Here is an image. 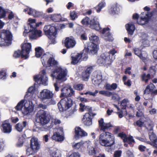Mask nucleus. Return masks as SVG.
Returning a JSON list of instances; mask_svg holds the SVG:
<instances>
[{"label": "nucleus", "instance_id": "obj_1", "mask_svg": "<svg viewBox=\"0 0 157 157\" xmlns=\"http://www.w3.org/2000/svg\"><path fill=\"white\" fill-rule=\"evenodd\" d=\"M98 124L100 130L104 132L101 133L99 136V143L103 146H111L115 143L114 136L111 133L105 131L109 128L112 127V124L110 123H105L103 118H101L98 121Z\"/></svg>", "mask_w": 157, "mask_h": 157}, {"label": "nucleus", "instance_id": "obj_2", "mask_svg": "<svg viewBox=\"0 0 157 157\" xmlns=\"http://www.w3.org/2000/svg\"><path fill=\"white\" fill-rule=\"evenodd\" d=\"M67 71L61 67H58L51 74L50 76L53 79H56V82L54 84L55 90L56 91L59 90V87L58 86L61 83L65 81L66 79Z\"/></svg>", "mask_w": 157, "mask_h": 157}, {"label": "nucleus", "instance_id": "obj_3", "mask_svg": "<svg viewBox=\"0 0 157 157\" xmlns=\"http://www.w3.org/2000/svg\"><path fill=\"white\" fill-rule=\"evenodd\" d=\"M51 118L50 115L48 113L47 111L40 110L36 114V120L41 125L44 126L49 123Z\"/></svg>", "mask_w": 157, "mask_h": 157}, {"label": "nucleus", "instance_id": "obj_4", "mask_svg": "<svg viewBox=\"0 0 157 157\" xmlns=\"http://www.w3.org/2000/svg\"><path fill=\"white\" fill-rule=\"evenodd\" d=\"M45 35L50 39L52 44L56 43V35L57 34V29L55 26L51 25H45L44 29Z\"/></svg>", "mask_w": 157, "mask_h": 157}, {"label": "nucleus", "instance_id": "obj_5", "mask_svg": "<svg viewBox=\"0 0 157 157\" xmlns=\"http://www.w3.org/2000/svg\"><path fill=\"white\" fill-rule=\"evenodd\" d=\"M12 35L9 30L3 29L1 31L0 38L1 41H0L1 46L5 45V43L7 42H10L12 40Z\"/></svg>", "mask_w": 157, "mask_h": 157}, {"label": "nucleus", "instance_id": "obj_6", "mask_svg": "<svg viewBox=\"0 0 157 157\" xmlns=\"http://www.w3.org/2000/svg\"><path fill=\"white\" fill-rule=\"evenodd\" d=\"M46 71L44 69H43L42 71V75L40 76V75H37L34 77V80L35 83L34 85H40L41 84H43L44 85H46L47 84V82L48 81V78L46 76Z\"/></svg>", "mask_w": 157, "mask_h": 157}, {"label": "nucleus", "instance_id": "obj_7", "mask_svg": "<svg viewBox=\"0 0 157 157\" xmlns=\"http://www.w3.org/2000/svg\"><path fill=\"white\" fill-rule=\"evenodd\" d=\"M89 18L88 17H86L82 20L81 22L83 25H88L89 24ZM89 24L90 25V27L92 29L97 31H99L101 29L99 22L96 18H94L90 20Z\"/></svg>", "mask_w": 157, "mask_h": 157}, {"label": "nucleus", "instance_id": "obj_8", "mask_svg": "<svg viewBox=\"0 0 157 157\" xmlns=\"http://www.w3.org/2000/svg\"><path fill=\"white\" fill-rule=\"evenodd\" d=\"M62 99L57 104L60 111L63 112L69 109L68 95Z\"/></svg>", "mask_w": 157, "mask_h": 157}, {"label": "nucleus", "instance_id": "obj_9", "mask_svg": "<svg viewBox=\"0 0 157 157\" xmlns=\"http://www.w3.org/2000/svg\"><path fill=\"white\" fill-rule=\"evenodd\" d=\"M114 57L109 59L108 54H105V53L102 54L101 57L98 59L97 62L99 64H103L106 65L111 64L114 61Z\"/></svg>", "mask_w": 157, "mask_h": 157}, {"label": "nucleus", "instance_id": "obj_10", "mask_svg": "<svg viewBox=\"0 0 157 157\" xmlns=\"http://www.w3.org/2000/svg\"><path fill=\"white\" fill-rule=\"evenodd\" d=\"M53 96V94L50 91L47 89H44L40 93L38 97L43 101L51 99Z\"/></svg>", "mask_w": 157, "mask_h": 157}, {"label": "nucleus", "instance_id": "obj_11", "mask_svg": "<svg viewBox=\"0 0 157 157\" xmlns=\"http://www.w3.org/2000/svg\"><path fill=\"white\" fill-rule=\"evenodd\" d=\"M98 47L94 43H90L88 45L87 49L85 48L83 50V53L85 52L84 55H86L87 51L90 52L93 54H96L98 50Z\"/></svg>", "mask_w": 157, "mask_h": 157}, {"label": "nucleus", "instance_id": "obj_12", "mask_svg": "<svg viewBox=\"0 0 157 157\" xmlns=\"http://www.w3.org/2000/svg\"><path fill=\"white\" fill-rule=\"evenodd\" d=\"M87 136V133L80 127H76L75 128L74 138L76 140H78L81 138Z\"/></svg>", "mask_w": 157, "mask_h": 157}, {"label": "nucleus", "instance_id": "obj_13", "mask_svg": "<svg viewBox=\"0 0 157 157\" xmlns=\"http://www.w3.org/2000/svg\"><path fill=\"white\" fill-rule=\"evenodd\" d=\"M30 146L33 151L37 152L40 148V144L38 139L36 138H32L30 141Z\"/></svg>", "mask_w": 157, "mask_h": 157}, {"label": "nucleus", "instance_id": "obj_14", "mask_svg": "<svg viewBox=\"0 0 157 157\" xmlns=\"http://www.w3.org/2000/svg\"><path fill=\"white\" fill-rule=\"evenodd\" d=\"M1 129L2 131L5 133H9L12 131V126L10 123H7L6 121H4L2 124Z\"/></svg>", "mask_w": 157, "mask_h": 157}, {"label": "nucleus", "instance_id": "obj_15", "mask_svg": "<svg viewBox=\"0 0 157 157\" xmlns=\"http://www.w3.org/2000/svg\"><path fill=\"white\" fill-rule=\"evenodd\" d=\"M147 129L150 130L149 137L150 140L153 142L155 143L157 141V137L155 134L153 132V125L152 122H150L148 124Z\"/></svg>", "mask_w": 157, "mask_h": 157}, {"label": "nucleus", "instance_id": "obj_16", "mask_svg": "<svg viewBox=\"0 0 157 157\" xmlns=\"http://www.w3.org/2000/svg\"><path fill=\"white\" fill-rule=\"evenodd\" d=\"M92 114L91 112L86 113L82 119L83 123L87 126L91 125L92 124Z\"/></svg>", "mask_w": 157, "mask_h": 157}, {"label": "nucleus", "instance_id": "obj_17", "mask_svg": "<svg viewBox=\"0 0 157 157\" xmlns=\"http://www.w3.org/2000/svg\"><path fill=\"white\" fill-rule=\"evenodd\" d=\"M134 51L135 54L143 61L146 60L147 58V54L145 51H141L138 48L134 49Z\"/></svg>", "mask_w": 157, "mask_h": 157}, {"label": "nucleus", "instance_id": "obj_18", "mask_svg": "<svg viewBox=\"0 0 157 157\" xmlns=\"http://www.w3.org/2000/svg\"><path fill=\"white\" fill-rule=\"evenodd\" d=\"M21 48L23 53L25 54V55H27L28 58L29 57V54L32 51V46L30 43H26L21 45Z\"/></svg>", "mask_w": 157, "mask_h": 157}, {"label": "nucleus", "instance_id": "obj_19", "mask_svg": "<svg viewBox=\"0 0 157 157\" xmlns=\"http://www.w3.org/2000/svg\"><path fill=\"white\" fill-rule=\"evenodd\" d=\"M84 54L78 53H75L72 54L71 55L72 61L71 64H75L78 62L81 57L83 56Z\"/></svg>", "mask_w": 157, "mask_h": 157}, {"label": "nucleus", "instance_id": "obj_20", "mask_svg": "<svg viewBox=\"0 0 157 157\" xmlns=\"http://www.w3.org/2000/svg\"><path fill=\"white\" fill-rule=\"evenodd\" d=\"M92 70V67H88L85 71L82 72L81 77L83 80L85 81L88 80Z\"/></svg>", "mask_w": 157, "mask_h": 157}, {"label": "nucleus", "instance_id": "obj_21", "mask_svg": "<svg viewBox=\"0 0 157 157\" xmlns=\"http://www.w3.org/2000/svg\"><path fill=\"white\" fill-rule=\"evenodd\" d=\"M155 87V86L152 83H151L147 86L144 91L143 95L145 99L146 100H147L148 99L147 97V95L151 94Z\"/></svg>", "mask_w": 157, "mask_h": 157}, {"label": "nucleus", "instance_id": "obj_22", "mask_svg": "<svg viewBox=\"0 0 157 157\" xmlns=\"http://www.w3.org/2000/svg\"><path fill=\"white\" fill-rule=\"evenodd\" d=\"M146 15L144 17H141V20L140 21H137L138 23L141 25L145 24L146 22H148L149 20L150 19L152 16V13L150 12H147L145 13Z\"/></svg>", "mask_w": 157, "mask_h": 157}, {"label": "nucleus", "instance_id": "obj_23", "mask_svg": "<svg viewBox=\"0 0 157 157\" xmlns=\"http://www.w3.org/2000/svg\"><path fill=\"white\" fill-rule=\"evenodd\" d=\"M143 118H141L139 120L136 121V122H134L133 124L134 125H136L137 126L141 127L143 126L144 123H145V125L147 128L148 127V124L150 123V122H151L150 120H148L147 121H145L143 120Z\"/></svg>", "mask_w": 157, "mask_h": 157}, {"label": "nucleus", "instance_id": "obj_24", "mask_svg": "<svg viewBox=\"0 0 157 157\" xmlns=\"http://www.w3.org/2000/svg\"><path fill=\"white\" fill-rule=\"evenodd\" d=\"M13 57L15 58H17L21 57V58H24L26 59L28 58L27 55H24L21 50H18L14 52L13 54Z\"/></svg>", "mask_w": 157, "mask_h": 157}, {"label": "nucleus", "instance_id": "obj_25", "mask_svg": "<svg viewBox=\"0 0 157 157\" xmlns=\"http://www.w3.org/2000/svg\"><path fill=\"white\" fill-rule=\"evenodd\" d=\"M125 27L128 34L132 35L135 29L134 25L132 23L129 22L126 25Z\"/></svg>", "mask_w": 157, "mask_h": 157}, {"label": "nucleus", "instance_id": "obj_26", "mask_svg": "<svg viewBox=\"0 0 157 157\" xmlns=\"http://www.w3.org/2000/svg\"><path fill=\"white\" fill-rule=\"evenodd\" d=\"M120 11L119 7L117 5H113L109 10V13L113 15L118 14Z\"/></svg>", "mask_w": 157, "mask_h": 157}, {"label": "nucleus", "instance_id": "obj_27", "mask_svg": "<svg viewBox=\"0 0 157 157\" xmlns=\"http://www.w3.org/2000/svg\"><path fill=\"white\" fill-rule=\"evenodd\" d=\"M53 140L56 141H62L64 139V137L60 135L59 132H55L53 133L52 137Z\"/></svg>", "mask_w": 157, "mask_h": 157}, {"label": "nucleus", "instance_id": "obj_28", "mask_svg": "<svg viewBox=\"0 0 157 157\" xmlns=\"http://www.w3.org/2000/svg\"><path fill=\"white\" fill-rule=\"evenodd\" d=\"M84 144V142L82 140H81L77 143H71V145L74 149L78 150L81 149L82 148Z\"/></svg>", "mask_w": 157, "mask_h": 157}, {"label": "nucleus", "instance_id": "obj_29", "mask_svg": "<svg viewBox=\"0 0 157 157\" xmlns=\"http://www.w3.org/2000/svg\"><path fill=\"white\" fill-rule=\"evenodd\" d=\"M34 110V106L29 105L28 107H25L22 111V113L25 115H29L32 113Z\"/></svg>", "mask_w": 157, "mask_h": 157}, {"label": "nucleus", "instance_id": "obj_30", "mask_svg": "<svg viewBox=\"0 0 157 157\" xmlns=\"http://www.w3.org/2000/svg\"><path fill=\"white\" fill-rule=\"evenodd\" d=\"M27 122L26 121H23L22 123H18L15 125V128L18 131L21 132L24 128L27 125Z\"/></svg>", "mask_w": 157, "mask_h": 157}, {"label": "nucleus", "instance_id": "obj_31", "mask_svg": "<svg viewBox=\"0 0 157 157\" xmlns=\"http://www.w3.org/2000/svg\"><path fill=\"white\" fill-rule=\"evenodd\" d=\"M66 19L63 18L60 14H52V20L55 22L66 21Z\"/></svg>", "mask_w": 157, "mask_h": 157}, {"label": "nucleus", "instance_id": "obj_32", "mask_svg": "<svg viewBox=\"0 0 157 157\" xmlns=\"http://www.w3.org/2000/svg\"><path fill=\"white\" fill-rule=\"evenodd\" d=\"M27 13L29 15H33L35 17H39L42 15L40 12L37 11L36 10L32 8L29 9V11H28Z\"/></svg>", "mask_w": 157, "mask_h": 157}, {"label": "nucleus", "instance_id": "obj_33", "mask_svg": "<svg viewBox=\"0 0 157 157\" xmlns=\"http://www.w3.org/2000/svg\"><path fill=\"white\" fill-rule=\"evenodd\" d=\"M28 21L29 23L28 24V29L27 30H28L30 29H32L35 27L38 26L39 25H37L36 22V21L35 19H29Z\"/></svg>", "mask_w": 157, "mask_h": 157}, {"label": "nucleus", "instance_id": "obj_34", "mask_svg": "<svg viewBox=\"0 0 157 157\" xmlns=\"http://www.w3.org/2000/svg\"><path fill=\"white\" fill-rule=\"evenodd\" d=\"M36 27H35L32 29H30L29 30H27V29H25V32L28 33L30 31H33V33L35 34L36 36L40 37L41 36L42 32L40 30H37L36 29Z\"/></svg>", "mask_w": 157, "mask_h": 157}, {"label": "nucleus", "instance_id": "obj_35", "mask_svg": "<svg viewBox=\"0 0 157 157\" xmlns=\"http://www.w3.org/2000/svg\"><path fill=\"white\" fill-rule=\"evenodd\" d=\"M101 75H97L96 77L92 78L93 82L95 85H99L101 82Z\"/></svg>", "mask_w": 157, "mask_h": 157}, {"label": "nucleus", "instance_id": "obj_36", "mask_svg": "<svg viewBox=\"0 0 157 157\" xmlns=\"http://www.w3.org/2000/svg\"><path fill=\"white\" fill-rule=\"evenodd\" d=\"M57 61L55 60L53 57H50L47 61V65L49 67H53L57 64Z\"/></svg>", "mask_w": 157, "mask_h": 157}, {"label": "nucleus", "instance_id": "obj_37", "mask_svg": "<svg viewBox=\"0 0 157 157\" xmlns=\"http://www.w3.org/2000/svg\"><path fill=\"white\" fill-rule=\"evenodd\" d=\"M49 153L51 157H61V156L60 152L57 150L55 151L50 150Z\"/></svg>", "mask_w": 157, "mask_h": 157}, {"label": "nucleus", "instance_id": "obj_38", "mask_svg": "<svg viewBox=\"0 0 157 157\" xmlns=\"http://www.w3.org/2000/svg\"><path fill=\"white\" fill-rule=\"evenodd\" d=\"M105 87L106 90H112L116 89L117 87V85L116 83H113L111 85L109 84H106Z\"/></svg>", "mask_w": 157, "mask_h": 157}, {"label": "nucleus", "instance_id": "obj_39", "mask_svg": "<svg viewBox=\"0 0 157 157\" xmlns=\"http://www.w3.org/2000/svg\"><path fill=\"white\" fill-rule=\"evenodd\" d=\"M35 56L37 58L40 57L43 54V50L40 47L36 48L35 49Z\"/></svg>", "mask_w": 157, "mask_h": 157}, {"label": "nucleus", "instance_id": "obj_40", "mask_svg": "<svg viewBox=\"0 0 157 157\" xmlns=\"http://www.w3.org/2000/svg\"><path fill=\"white\" fill-rule=\"evenodd\" d=\"M71 103L69 104V109L70 108V113L71 114H72L76 111V105L74 102L72 100H71Z\"/></svg>", "mask_w": 157, "mask_h": 157}, {"label": "nucleus", "instance_id": "obj_41", "mask_svg": "<svg viewBox=\"0 0 157 157\" xmlns=\"http://www.w3.org/2000/svg\"><path fill=\"white\" fill-rule=\"evenodd\" d=\"M89 39L90 41L91 42L90 43H96L98 41V36H96L94 34H91L89 36Z\"/></svg>", "mask_w": 157, "mask_h": 157}, {"label": "nucleus", "instance_id": "obj_42", "mask_svg": "<svg viewBox=\"0 0 157 157\" xmlns=\"http://www.w3.org/2000/svg\"><path fill=\"white\" fill-rule=\"evenodd\" d=\"M69 88L67 87H64L61 89L62 93L61 94L60 97L62 98L69 96V94H67Z\"/></svg>", "mask_w": 157, "mask_h": 157}, {"label": "nucleus", "instance_id": "obj_43", "mask_svg": "<svg viewBox=\"0 0 157 157\" xmlns=\"http://www.w3.org/2000/svg\"><path fill=\"white\" fill-rule=\"evenodd\" d=\"M76 44V42L74 38L72 36L69 37V48H73Z\"/></svg>", "mask_w": 157, "mask_h": 157}, {"label": "nucleus", "instance_id": "obj_44", "mask_svg": "<svg viewBox=\"0 0 157 157\" xmlns=\"http://www.w3.org/2000/svg\"><path fill=\"white\" fill-rule=\"evenodd\" d=\"M117 52V51L115 49H112L109 51L108 53H105V54H108L109 59H111L113 57H114V60L115 59V57L114 56V55Z\"/></svg>", "mask_w": 157, "mask_h": 157}, {"label": "nucleus", "instance_id": "obj_45", "mask_svg": "<svg viewBox=\"0 0 157 157\" xmlns=\"http://www.w3.org/2000/svg\"><path fill=\"white\" fill-rule=\"evenodd\" d=\"M24 102L25 101L24 100H22L20 101L18 103L16 106L15 107V109L17 111L21 110L23 107Z\"/></svg>", "mask_w": 157, "mask_h": 157}, {"label": "nucleus", "instance_id": "obj_46", "mask_svg": "<svg viewBox=\"0 0 157 157\" xmlns=\"http://www.w3.org/2000/svg\"><path fill=\"white\" fill-rule=\"evenodd\" d=\"M87 148L88 153L90 155H92L95 154V151L93 147L90 145H88Z\"/></svg>", "mask_w": 157, "mask_h": 157}, {"label": "nucleus", "instance_id": "obj_47", "mask_svg": "<svg viewBox=\"0 0 157 157\" xmlns=\"http://www.w3.org/2000/svg\"><path fill=\"white\" fill-rule=\"evenodd\" d=\"M117 136L118 137L121 138L123 140L124 142H126L127 141L126 137L127 136L125 133L122 132L119 133Z\"/></svg>", "mask_w": 157, "mask_h": 157}, {"label": "nucleus", "instance_id": "obj_48", "mask_svg": "<svg viewBox=\"0 0 157 157\" xmlns=\"http://www.w3.org/2000/svg\"><path fill=\"white\" fill-rule=\"evenodd\" d=\"M105 3L104 2H101L100 3L98 6L96 7L95 9L97 12H99L101 9L104 7L105 6Z\"/></svg>", "mask_w": 157, "mask_h": 157}, {"label": "nucleus", "instance_id": "obj_49", "mask_svg": "<svg viewBox=\"0 0 157 157\" xmlns=\"http://www.w3.org/2000/svg\"><path fill=\"white\" fill-rule=\"evenodd\" d=\"M36 153V152L35 151H33L30 146V147H28L26 148V154L28 155H34Z\"/></svg>", "mask_w": 157, "mask_h": 157}, {"label": "nucleus", "instance_id": "obj_50", "mask_svg": "<svg viewBox=\"0 0 157 157\" xmlns=\"http://www.w3.org/2000/svg\"><path fill=\"white\" fill-rule=\"evenodd\" d=\"M141 78L142 81L147 82L148 79L150 78V75L149 74L146 75L145 74H144L142 75Z\"/></svg>", "mask_w": 157, "mask_h": 157}, {"label": "nucleus", "instance_id": "obj_51", "mask_svg": "<svg viewBox=\"0 0 157 157\" xmlns=\"http://www.w3.org/2000/svg\"><path fill=\"white\" fill-rule=\"evenodd\" d=\"M6 72L5 70H2L0 71V78L4 79L6 78Z\"/></svg>", "mask_w": 157, "mask_h": 157}, {"label": "nucleus", "instance_id": "obj_52", "mask_svg": "<svg viewBox=\"0 0 157 157\" xmlns=\"http://www.w3.org/2000/svg\"><path fill=\"white\" fill-rule=\"evenodd\" d=\"M103 38L106 41H112L113 40L111 33L109 34L106 36H103Z\"/></svg>", "mask_w": 157, "mask_h": 157}, {"label": "nucleus", "instance_id": "obj_53", "mask_svg": "<svg viewBox=\"0 0 157 157\" xmlns=\"http://www.w3.org/2000/svg\"><path fill=\"white\" fill-rule=\"evenodd\" d=\"M110 29L109 28H104L102 30V33L103 34L102 37L103 36H106V35L110 34L109 32Z\"/></svg>", "mask_w": 157, "mask_h": 157}, {"label": "nucleus", "instance_id": "obj_54", "mask_svg": "<svg viewBox=\"0 0 157 157\" xmlns=\"http://www.w3.org/2000/svg\"><path fill=\"white\" fill-rule=\"evenodd\" d=\"M6 11L2 7L0 6V18H4L6 16Z\"/></svg>", "mask_w": 157, "mask_h": 157}, {"label": "nucleus", "instance_id": "obj_55", "mask_svg": "<svg viewBox=\"0 0 157 157\" xmlns=\"http://www.w3.org/2000/svg\"><path fill=\"white\" fill-rule=\"evenodd\" d=\"M129 102L127 99H124L122 100L121 103V106H123L122 108H124L127 105H128Z\"/></svg>", "mask_w": 157, "mask_h": 157}, {"label": "nucleus", "instance_id": "obj_56", "mask_svg": "<svg viewBox=\"0 0 157 157\" xmlns=\"http://www.w3.org/2000/svg\"><path fill=\"white\" fill-rule=\"evenodd\" d=\"M74 88L78 90H82L83 88V86L82 84L75 85L74 86Z\"/></svg>", "mask_w": 157, "mask_h": 157}, {"label": "nucleus", "instance_id": "obj_57", "mask_svg": "<svg viewBox=\"0 0 157 157\" xmlns=\"http://www.w3.org/2000/svg\"><path fill=\"white\" fill-rule=\"evenodd\" d=\"M35 90V88L34 87L31 86L29 88L27 92V94L25 95V97H28V94L30 93L31 94L34 93Z\"/></svg>", "mask_w": 157, "mask_h": 157}, {"label": "nucleus", "instance_id": "obj_58", "mask_svg": "<svg viewBox=\"0 0 157 157\" xmlns=\"http://www.w3.org/2000/svg\"><path fill=\"white\" fill-rule=\"evenodd\" d=\"M70 16L71 19L72 20H75L77 17V14L75 11L71 12Z\"/></svg>", "mask_w": 157, "mask_h": 157}, {"label": "nucleus", "instance_id": "obj_59", "mask_svg": "<svg viewBox=\"0 0 157 157\" xmlns=\"http://www.w3.org/2000/svg\"><path fill=\"white\" fill-rule=\"evenodd\" d=\"M99 94L106 96H109L112 94V93L105 90H101L99 92Z\"/></svg>", "mask_w": 157, "mask_h": 157}, {"label": "nucleus", "instance_id": "obj_60", "mask_svg": "<svg viewBox=\"0 0 157 157\" xmlns=\"http://www.w3.org/2000/svg\"><path fill=\"white\" fill-rule=\"evenodd\" d=\"M52 14H44L43 15V18L44 19L45 21H48L52 20Z\"/></svg>", "mask_w": 157, "mask_h": 157}, {"label": "nucleus", "instance_id": "obj_61", "mask_svg": "<svg viewBox=\"0 0 157 157\" xmlns=\"http://www.w3.org/2000/svg\"><path fill=\"white\" fill-rule=\"evenodd\" d=\"M48 100L46 102V104L48 105H55L56 103V101L52 98Z\"/></svg>", "mask_w": 157, "mask_h": 157}, {"label": "nucleus", "instance_id": "obj_62", "mask_svg": "<svg viewBox=\"0 0 157 157\" xmlns=\"http://www.w3.org/2000/svg\"><path fill=\"white\" fill-rule=\"evenodd\" d=\"M122 154V151L121 150H117L115 151L114 153V157H120Z\"/></svg>", "mask_w": 157, "mask_h": 157}, {"label": "nucleus", "instance_id": "obj_63", "mask_svg": "<svg viewBox=\"0 0 157 157\" xmlns=\"http://www.w3.org/2000/svg\"><path fill=\"white\" fill-rule=\"evenodd\" d=\"M62 44H64V46L67 49L69 48V37H67L64 41H63Z\"/></svg>", "mask_w": 157, "mask_h": 157}, {"label": "nucleus", "instance_id": "obj_64", "mask_svg": "<svg viewBox=\"0 0 157 157\" xmlns=\"http://www.w3.org/2000/svg\"><path fill=\"white\" fill-rule=\"evenodd\" d=\"M127 141L129 144H131L132 142H134V140L133 139V137L131 136H129L128 137H126Z\"/></svg>", "mask_w": 157, "mask_h": 157}]
</instances>
